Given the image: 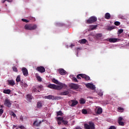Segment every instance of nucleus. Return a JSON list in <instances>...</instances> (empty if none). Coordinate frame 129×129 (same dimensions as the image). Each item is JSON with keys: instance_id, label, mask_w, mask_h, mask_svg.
<instances>
[{"instance_id": "1", "label": "nucleus", "mask_w": 129, "mask_h": 129, "mask_svg": "<svg viewBox=\"0 0 129 129\" xmlns=\"http://www.w3.org/2000/svg\"><path fill=\"white\" fill-rule=\"evenodd\" d=\"M37 28V25L35 24H26L24 26V29L27 30H34Z\"/></svg>"}, {"instance_id": "2", "label": "nucleus", "mask_w": 129, "mask_h": 129, "mask_svg": "<svg viewBox=\"0 0 129 129\" xmlns=\"http://www.w3.org/2000/svg\"><path fill=\"white\" fill-rule=\"evenodd\" d=\"M85 129H95V125L93 122L89 121L88 124H84Z\"/></svg>"}, {"instance_id": "3", "label": "nucleus", "mask_w": 129, "mask_h": 129, "mask_svg": "<svg viewBox=\"0 0 129 129\" xmlns=\"http://www.w3.org/2000/svg\"><path fill=\"white\" fill-rule=\"evenodd\" d=\"M97 21V18L96 16H91L89 19L86 21V23L88 24H93Z\"/></svg>"}, {"instance_id": "4", "label": "nucleus", "mask_w": 129, "mask_h": 129, "mask_svg": "<svg viewBox=\"0 0 129 129\" xmlns=\"http://www.w3.org/2000/svg\"><path fill=\"white\" fill-rule=\"evenodd\" d=\"M57 85H56V90H60L63 87H67L65 84L62 83L61 82H59L58 84H57Z\"/></svg>"}, {"instance_id": "5", "label": "nucleus", "mask_w": 129, "mask_h": 129, "mask_svg": "<svg viewBox=\"0 0 129 129\" xmlns=\"http://www.w3.org/2000/svg\"><path fill=\"white\" fill-rule=\"evenodd\" d=\"M69 88H70L71 89L73 90H76L78 89L79 86L77 84H74V83H71L69 85Z\"/></svg>"}, {"instance_id": "6", "label": "nucleus", "mask_w": 129, "mask_h": 129, "mask_svg": "<svg viewBox=\"0 0 129 129\" xmlns=\"http://www.w3.org/2000/svg\"><path fill=\"white\" fill-rule=\"evenodd\" d=\"M36 70L40 72V73H43L45 72V69L42 66L38 67L36 69Z\"/></svg>"}, {"instance_id": "7", "label": "nucleus", "mask_w": 129, "mask_h": 129, "mask_svg": "<svg viewBox=\"0 0 129 129\" xmlns=\"http://www.w3.org/2000/svg\"><path fill=\"white\" fill-rule=\"evenodd\" d=\"M86 86L87 88H90L91 89V90H94L95 89V86L93 84H92V83H88V84H86Z\"/></svg>"}, {"instance_id": "8", "label": "nucleus", "mask_w": 129, "mask_h": 129, "mask_svg": "<svg viewBox=\"0 0 129 129\" xmlns=\"http://www.w3.org/2000/svg\"><path fill=\"white\" fill-rule=\"evenodd\" d=\"M69 104L71 106L74 107L78 104V102L74 100H72L71 102H69Z\"/></svg>"}, {"instance_id": "9", "label": "nucleus", "mask_w": 129, "mask_h": 129, "mask_svg": "<svg viewBox=\"0 0 129 129\" xmlns=\"http://www.w3.org/2000/svg\"><path fill=\"white\" fill-rule=\"evenodd\" d=\"M47 87L51 89L57 90V85L54 84H49L48 85Z\"/></svg>"}, {"instance_id": "10", "label": "nucleus", "mask_w": 129, "mask_h": 129, "mask_svg": "<svg viewBox=\"0 0 129 129\" xmlns=\"http://www.w3.org/2000/svg\"><path fill=\"white\" fill-rule=\"evenodd\" d=\"M22 71L24 77H27L28 76V71L26 68H22Z\"/></svg>"}, {"instance_id": "11", "label": "nucleus", "mask_w": 129, "mask_h": 129, "mask_svg": "<svg viewBox=\"0 0 129 129\" xmlns=\"http://www.w3.org/2000/svg\"><path fill=\"white\" fill-rule=\"evenodd\" d=\"M120 41V39H116V38H109L108 39V41L110 43H115L116 42H118Z\"/></svg>"}, {"instance_id": "12", "label": "nucleus", "mask_w": 129, "mask_h": 129, "mask_svg": "<svg viewBox=\"0 0 129 129\" xmlns=\"http://www.w3.org/2000/svg\"><path fill=\"white\" fill-rule=\"evenodd\" d=\"M58 72L59 74L61 76L66 75L67 74V72L63 69H59Z\"/></svg>"}, {"instance_id": "13", "label": "nucleus", "mask_w": 129, "mask_h": 129, "mask_svg": "<svg viewBox=\"0 0 129 129\" xmlns=\"http://www.w3.org/2000/svg\"><path fill=\"white\" fill-rule=\"evenodd\" d=\"M5 105L9 107H10L11 106L12 103H11L10 100L7 99L5 100Z\"/></svg>"}, {"instance_id": "14", "label": "nucleus", "mask_w": 129, "mask_h": 129, "mask_svg": "<svg viewBox=\"0 0 129 129\" xmlns=\"http://www.w3.org/2000/svg\"><path fill=\"white\" fill-rule=\"evenodd\" d=\"M44 99H47L49 100H54V96H52V95H49L48 96H45Z\"/></svg>"}, {"instance_id": "15", "label": "nucleus", "mask_w": 129, "mask_h": 129, "mask_svg": "<svg viewBox=\"0 0 129 129\" xmlns=\"http://www.w3.org/2000/svg\"><path fill=\"white\" fill-rule=\"evenodd\" d=\"M8 82L9 85L13 86L15 85V82L14 80H8Z\"/></svg>"}, {"instance_id": "16", "label": "nucleus", "mask_w": 129, "mask_h": 129, "mask_svg": "<svg viewBox=\"0 0 129 129\" xmlns=\"http://www.w3.org/2000/svg\"><path fill=\"white\" fill-rule=\"evenodd\" d=\"M37 122V120L34 121V122L33 123V125L36 126H39L41 123H42L41 121H40L39 122Z\"/></svg>"}, {"instance_id": "17", "label": "nucleus", "mask_w": 129, "mask_h": 129, "mask_svg": "<svg viewBox=\"0 0 129 129\" xmlns=\"http://www.w3.org/2000/svg\"><path fill=\"white\" fill-rule=\"evenodd\" d=\"M83 79H85V81H89L90 80V77L86 74H83Z\"/></svg>"}, {"instance_id": "18", "label": "nucleus", "mask_w": 129, "mask_h": 129, "mask_svg": "<svg viewBox=\"0 0 129 129\" xmlns=\"http://www.w3.org/2000/svg\"><path fill=\"white\" fill-rule=\"evenodd\" d=\"M69 93L70 92H69V91H64V92H61V93H60L59 95L62 96L68 95Z\"/></svg>"}, {"instance_id": "19", "label": "nucleus", "mask_w": 129, "mask_h": 129, "mask_svg": "<svg viewBox=\"0 0 129 129\" xmlns=\"http://www.w3.org/2000/svg\"><path fill=\"white\" fill-rule=\"evenodd\" d=\"M104 18L107 20L110 19L111 18V15L110 13H105Z\"/></svg>"}, {"instance_id": "20", "label": "nucleus", "mask_w": 129, "mask_h": 129, "mask_svg": "<svg viewBox=\"0 0 129 129\" xmlns=\"http://www.w3.org/2000/svg\"><path fill=\"white\" fill-rule=\"evenodd\" d=\"M11 92V90H9V89H8L7 90H4L3 91V93L6 94H10Z\"/></svg>"}, {"instance_id": "21", "label": "nucleus", "mask_w": 129, "mask_h": 129, "mask_svg": "<svg viewBox=\"0 0 129 129\" xmlns=\"http://www.w3.org/2000/svg\"><path fill=\"white\" fill-rule=\"evenodd\" d=\"M42 107V103L41 102H38L37 103V107L40 109Z\"/></svg>"}, {"instance_id": "22", "label": "nucleus", "mask_w": 129, "mask_h": 129, "mask_svg": "<svg viewBox=\"0 0 129 129\" xmlns=\"http://www.w3.org/2000/svg\"><path fill=\"white\" fill-rule=\"evenodd\" d=\"M81 78L83 79V74H79L77 76V78L78 80H81Z\"/></svg>"}, {"instance_id": "23", "label": "nucleus", "mask_w": 129, "mask_h": 129, "mask_svg": "<svg viewBox=\"0 0 129 129\" xmlns=\"http://www.w3.org/2000/svg\"><path fill=\"white\" fill-rule=\"evenodd\" d=\"M52 82L56 85L59 84V81L55 78L52 79Z\"/></svg>"}, {"instance_id": "24", "label": "nucleus", "mask_w": 129, "mask_h": 129, "mask_svg": "<svg viewBox=\"0 0 129 129\" xmlns=\"http://www.w3.org/2000/svg\"><path fill=\"white\" fill-rule=\"evenodd\" d=\"M40 92V91L38 90L35 87H32V92L33 93H35V92Z\"/></svg>"}, {"instance_id": "25", "label": "nucleus", "mask_w": 129, "mask_h": 129, "mask_svg": "<svg viewBox=\"0 0 129 129\" xmlns=\"http://www.w3.org/2000/svg\"><path fill=\"white\" fill-rule=\"evenodd\" d=\"M102 113V109L101 108H98L97 114H100Z\"/></svg>"}, {"instance_id": "26", "label": "nucleus", "mask_w": 129, "mask_h": 129, "mask_svg": "<svg viewBox=\"0 0 129 129\" xmlns=\"http://www.w3.org/2000/svg\"><path fill=\"white\" fill-rule=\"evenodd\" d=\"M80 41V42L81 44H85V43H86L87 40L85 39H83L81 40Z\"/></svg>"}, {"instance_id": "27", "label": "nucleus", "mask_w": 129, "mask_h": 129, "mask_svg": "<svg viewBox=\"0 0 129 129\" xmlns=\"http://www.w3.org/2000/svg\"><path fill=\"white\" fill-rule=\"evenodd\" d=\"M16 82L17 83L21 82V76L20 75H18L16 78Z\"/></svg>"}, {"instance_id": "28", "label": "nucleus", "mask_w": 129, "mask_h": 129, "mask_svg": "<svg viewBox=\"0 0 129 129\" xmlns=\"http://www.w3.org/2000/svg\"><path fill=\"white\" fill-rule=\"evenodd\" d=\"M80 101V104H84L86 103V100L83 98H81Z\"/></svg>"}, {"instance_id": "29", "label": "nucleus", "mask_w": 129, "mask_h": 129, "mask_svg": "<svg viewBox=\"0 0 129 129\" xmlns=\"http://www.w3.org/2000/svg\"><path fill=\"white\" fill-rule=\"evenodd\" d=\"M117 109L118 110V112H123L124 111V109L121 107H118Z\"/></svg>"}, {"instance_id": "30", "label": "nucleus", "mask_w": 129, "mask_h": 129, "mask_svg": "<svg viewBox=\"0 0 129 129\" xmlns=\"http://www.w3.org/2000/svg\"><path fill=\"white\" fill-rule=\"evenodd\" d=\"M36 79L39 82H41L42 81V78L40 76H36Z\"/></svg>"}, {"instance_id": "31", "label": "nucleus", "mask_w": 129, "mask_h": 129, "mask_svg": "<svg viewBox=\"0 0 129 129\" xmlns=\"http://www.w3.org/2000/svg\"><path fill=\"white\" fill-rule=\"evenodd\" d=\"M123 32V29H119V30H118L117 31V34L118 35H120L121 33H122Z\"/></svg>"}, {"instance_id": "32", "label": "nucleus", "mask_w": 129, "mask_h": 129, "mask_svg": "<svg viewBox=\"0 0 129 129\" xmlns=\"http://www.w3.org/2000/svg\"><path fill=\"white\" fill-rule=\"evenodd\" d=\"M97 26H98L97 25H92L91 26V27L92 30H96Z\"/></svg>"}, {"instance_id": "33", "label": "nucleus", "mask_w": 129, "mask_h": 129, "mask_svg": "<svg viewBox=\"0 0 129 129\" xmlns=\"http://www.w3.org/2000/svg\"><path fill=\"white\" fill-rule=\"evenodd\" d=\"M82 112L84 114H87V113H88L87 110L86 109H84L82 110Z\"/></svg>"}, {"instance_id": "34", "label": "nucleus", "mask_w": 129, "mask_h": 129, "mask_svg": "<svg viewBox=\"0 0 129 129\" xmlns=\"http://www.w3.org/2000/svg\"><path fill=\"white\" fill-rule=\"evenodd\" d=\"M29 19L33 22L35 21L36 20L35 17H32V16H30V17H29Z\"/></svg>"}, {"instance_id": "35", "label": "nucleus", "mask_w": 129, "mask_h": 129, "mask_svg": "<svg viewBox=\"0 0 129 129\" xmlns=\"http://www.w3.org/2000/svg\"><path fill=\"white\" fill-rule=\"evenodd\" d=\"M27 98L29 100H32L33 99V97L31 95H27Z\"/></svg>"}, {"instance_id": "36", "label": "nucleus", "mask_w": 129, "mask_h": 129, "mask_svg": "<svg viewBox=\"0 0 129 129\" xmlns=\"http://www.w3.org/2000/svg\"><path fill=\"white\" fill-rule=\"evenodd\" d=\"M6 1H7V2H9V3H11V2H13V0H3V1L2 2V3L3 4H4Z\"/></svg>"}, {"instance_id": "37", "label": "nucleus", "mask_w": 129, "mask_h": 129, "mask_svg": "<svg viewBox=\"0 0 129 129\" xmlns=\"http://www.w3.org/2000/svg\"><path fill=\"white\" fill-rule=\"evenodd\" d=\"M102 36V34H98L96 35V38H99L100 37H101Z\"/></svg>"}, {"instance_id": "38", "label": "nucleus", "mask_w": 129, "mask_h": 129, "mask_svg": "<svg viewBox=\"0 0 129 129\" xmlns=\"http://www.w3.org/2000/svg\"><path fill=\"white\" fill-rule=\"evenodd\" d=\"M72 80L75 82H78V80L77 79V78L75 77H73L72 78Z\"/></svg>"}, {"instance_id": "39", "label": "nucleus", "mask_w": 129, "mask_h": 129, "mask_svg": "<svg viewBox=\"0 0 129 129\" xmlns=\"http://www.w3.org/2000/svg\"><path fill=\"white\" fill-rule=\"evenodd\" d=\"M56 114H57V116H59V115L62 116V114L63 113H62V112H61V111H58V112L56 113Z\"/></svg>"}, {"instance_id": "40", "label": "nucleus", "mask_w": 129, "mask_h": 129, "mask_svg": "<svg viewBox=\"0 0 129 129\" xmlns=\"http://www.w3.org/2000/svg\"><path fill=\"white\" fill-rule=\"evenodd\" d=\"M114 25L117 26H118L120 25V23L119 22H114Z\"/></svg>"}, {"instance_id": "41", "label": "nucleus", "mask_w": 129, "mask_h": 129, "mask_svg": "<svg viewBox=\"0 0 129 129\" xmlns=\"http://www.w3.org/2000/svg\"><path fill=\"white\" fill-rule=\"evenodd\" d=\"M118 122L119 125H122V126L124 125V123L122 121H119Z\"/></svg>"}, {"instance_id": "42", "label": "nucleus", "mask_w": 129, "mask_h": 129, "mask_svg": "<svg viewBox=\"0 0 129 129\" xmlns=\"http://www.w3.org/2000/svg\"><path fill=\"white\" fill-rule=\"evenodd\" d=\"M108 129H117L115 126L111 125L109 127Z\"/></svg>"}, {"instance_id": "43", "label": "nucleus", "mask_w": 129, "mask_h": 129, "mask_svg": "<svg viewBox=\"0 0 129 129\" xmlns=\"http://www.w3.org/2000/svg\"><path fill=\"white\" fill-rule=\"evenodd\" d=\"M13 71L15 72H18V70L17 69V68L16 67H14L13 68Z\"/></svg>"}, {"instance_id": "44", "label": "nucleus", "mask_w": 129, "mask_h": 129, "mask_svg": "<svg viewBox=\"0 0 129 129\" xmlns=\"http://www.w3.org/2000/svg\"><path fill=\"white\" fill-rule=\"evenodd\" d=\"M123 118L122 117H118V122L122 121Z\"/></svg>"}, {"instance_id": "45", "label": "nucleus", "mask_w": 129, "mask_h": 129, "mask_svg": "<svg viewBox=\"0 0 129 129\" xmlns=\"http://www.w3.org/2000/svg\"><path fill=\"white\" fill-rule=\"evenodd\" d=\"M21 21H22L23 22H26V23H28L29 22V21L24 19H21Z\"/></svg>"}, {"instance_id": "46", "label": "nucleus", "mask_w": 129, "mask_h": 129, "mask_svg": "<svg viewBox=\"0 0 129 129\" xmlns=\"http://www.w3.org/2000/svg\"><path fill=\"white\" fill-rule=\"evenodd\" d=\"M4 113V110L2 109H0V116L3 114Z\"/></svg>"}, {"instance_id": "47", "label": "nucleus", "mask_w": 129, "mask_h": 129, "mask_svg": "<svg viewBox=\"0 0 129 129\" xmlns=\"http://www.w3.org/2000/svg\"><path fill=\"white\" fill-rule=\"evenodd\" d=\"M113 29H114L113 27H109L108 28V30H109V31H111V30H113Z\"/></svg>"}, {"instance_id": "48", "label": "nucleus", "mask_w": 129, "mask_h": 129, "mask_svg": "<svg viewBox=\"0 0 129 129\" xmlns=\"http://www.w3.org/2000/svg\"><path fill=\"white\" fill-rule=\"evenodd\" d=\"M11 114H12V115L14 117H16V114H15L14 112H12L11 113Z\"/></svg>"}, {"instance_id": "49", "label": "nucleus", "mask_w": 129, "mask_h": 129, "mask_svg": "<svg viewBox=\"0 0 129 129\" xmlns=\"http://www.w3.org/2000/svg\"><path fill=\"white\" fill-rule=\"evenodd\" d=\"M62 122L64 124H67L68 123L67 121H65L63 119L62 120Z\"/></svg>"}, {"instance_id": "50", "label": "nucleus", "mask_w": 129, "mask_h": 129, "mask_svg": "<svg viewBox=\"0 0 129 129\" xmlns=\"http://www.w3.org/2000/svg\"><path fill=\"white\" fill-rule=\"evenodd\" d=\"M57 119H58V120H60V121H62L63 118H62V117H58L57 118Z\"/></svg>"}, {"instance_id": "51", "label": "nucleus", "mask_w": 129, "mask_h": 129, "mask_svg": "<svg viewBox=\"0 0 129 129\" xmlns=\"http://www.w3.org/2000/svg\"><path fill=\"white\" fill-rule=\"evenodd\" d=\"M38 89L39 90H42V87L41 86H38Z\"/></svg>"}, {"instance_id": "52", "label": "nucleus", "mask_w": 129, "mask_h": 129, "mask_svg": "<svg viewBox=\"0 0 129 129\" xmlns=\"http://www.w3.org/2000/svg\"><path fill=\"white\" fill-rule=\"evenodd\" d=\"M20 119L21 120V121H23L24 120V118L23 116H20Z\"/></svg>"}, {"instance_id": "53", "label": "nucleus", "mask_w": 129, "mask_h": 129, "mask_svg": "<svg viewBox=\"0 0 129 129\" xmlns=\"http://www.w3.org/2000/svg\"><path fill=\"white\" fill-rule=\"evenodd\" d=\"M75 129H82L80 126H77L75 127Z\"/></svg>"}, {"instance_id": "54", "label": "nucleus", "mask_w": 129, "mask_h": 129, "mask_svg": "<svg viewBox=\"0 0 129 129\" xmlns=\"http://www.w3.org/2000/svg\"><path fill=\"white\" fill-rule=\"evenodd\" d=\"M20 85L21 86H23L24 85V83L22 81H20Z\"/></svg>"}, {"instance_id": "55", "label": "nucleus", "mask_w": 129, "mask_h": 129, "mask_svg": "<svg viewBox=\"0 0 129 129\" xmlns=\"http://www.w3.org/2000/svg\"><path fill=\"white\" fill-rule=\"evenodd\" d=\"M24 87H28L27 84H26V83L24 84Z\"/></svg>"}, {"instance_id": "56", "label": "nucleus", "mask_w": 129, "mask_h": 129, "mask_svg": "<svg viewBox=\"0 0 129 129\" xmlns=\"http://www.w3.org/2000/svg\"><path fill=\"white\" fill-rule=\"evenodd\" d=\"M24 126H22V125H21L19 126V128H21V129H23L24 128Z\"/></svg>"}, {"instance_id": "57", "label": "nucleus", "mask_w": 129, "mask_h": 129, "mask_svg": "<svg viewBox=\"0 0 129 129\" xmlns=\"http://www.w3.org/2000/svg\"><path fill=\"white\" fill-rule=\"evenodd\" d=\"M61 97H56V99H57V100L58 99H61Z\"/></svg>"}, {"instance_id": "58", "label": "nucleus", "mask_w": 129, "mask_h": 129, "mask_svg": "<svg viewBox=\"0 0 129 129\" xmlns=\"http://www.w3.org/2000/svg\"><path fill=\"white\" fill-rule=\"evenodd\" d=\"M99 95H100V96H103V93H99Z\"/></svg>"}, {"instance_id": "59", "label": "nucleus", "mask_w": 129, "mask_h": 129, "mask_svg": "<svg viewBox=\"0 0 129 129\" xmlns=\"http://www.w3.org/2000/svg\"><path fill=\"white\" fill-rule=\"evenodd\" d=\"M74 46H75V45L71 44V46H70V47H71V48H72V47H74Z\"/></svg>"}, {"instance_id": "60", "label": "nucleus", "mask_w": 129, "mask_h": 129, "mask_svg": "<svg viewBox=\"0 0 129 129\" xmlns=\"http://www.w3.org/2000/svg\"><path fill=\"white\" fill-rule=\"evenodd\" d=\"M58 124H61V122H60V121H58Z\"/></svg>"}, {"instance_id": "61", "label": "nucleus", "mask_w": 129, "mask_h": 129, "mask_svg": "<svg viewBox=\"0 0 129 129\" xmlns=\"http://www.w3.org/2000/svg\"><path fill=\"white\" fill-rule=\"evenodd\" d=\"M127 45L129 46V42L127 43Z\"/></svg>"}, {"instance_id": "62", "label": "nucleus", "mask_w": 129, "mask_h": 129, "mask_svg": "<svg viewBox=\"0 0 129 129\" xmlns=\"http://www.w3.org/2000/svg\"><path fill=\"white\" fill-rule=\"evenodd\" d=\"M62 129H66V128H63Z\"/></svg>"}, {"instance_id": "63", "label": "nucleus", "mask_w": 129, "mask_h": 129, "mask_svg": "<svg viewBox=\"0 0 129 129\" xmlns=\"http://www.w3.org/2000/svg\"><path fill=\"white\" fill-rule=\"evenodd\" d=\"M6 7L7 6V5H6Z\"/></svg>"}, {"instance_id": "64", "label": "nucleus", "mask_w": 129, "mask_h": 129, "mask_svg": "<svg viewBox=\"0 0 129 129\" xmlns=\"http://www.w3.org/2000/svg\"><path fill=\"white\" fill-rule=\"evenodd\" d=\"M128 37H129V35H128Z\"/></svg>"}]
</instances>
